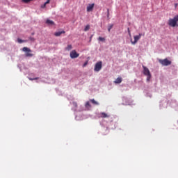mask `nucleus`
Wrapping results in <instances>:
<instances>
[{
  "mask_svg": "<svg viewBox=\"0 0 178 178\" xmlns=\"http://www.w3.org/2000/svg\"><path fill=\"white\" fill-rule=\"evenodd\" d=\"M178 15L175 16L172 19L168 20V26L170 27H178Z\"/></svg>",
  "mask_w": 178,
  "mask_h": 178,
  "instance_id": "obj_1",
  "label": "nucleus"
},
{
  "mask_svg": "<svg viewBox=\"0 0 178 178\" xmlns=\"http://www.w3.org/2000/svg\"><path fill=\"white\" fill-rule=\"evenodd\" d=\"M143 74L145 76H147V81L149 82V81L151 80V72H149V69H148V67L143 65Z\"/></svg>",
  "mask_w": 178,
  "mask_h": 178,
  "instance_id": "obj_2",
  "label": "nucleus"
},
{
  "mask_svg": "<svg viewBox=\"0 0 178 178\" xmlns=\"http://www.w3.org/2000/svg\"><path fill=\"white\" fill-rule=\"evenodd\" d=\"M159 63H161V65H162L163 66H169V65H172V61L168 60V58L165 59H160L159 60Z\"/></svg>",
  "mask_w": 178,
  "mask_h": 178,
  "instance_id": "obj_3",
  "label": "nucleus"
},
{
  "mask_svg": "<svg viewBox=\"0 0 178 178\" xmlns=\"http://www.w3.org/2000/svg\"><path fill=\"white\" fill-rule=\"evenodd\" d=\"M101 69H102V61H99L95 65V72H99Z\"/></svg>",
  "mask_w": 178,
  "mask_h": 178,
  "instance_id": "obj_4",
  "label": "nucleus"
},
{
  "mask_svg": "<svg viewBox=\"0 0 178 178\" xmlns=\"http://www.w3.org/2000/svg\"><path fill=\"white\" fill-rule=\"evenodd\" d=\"M70 58L72 59H76V58H79V56H80V54L77 53V51H76V50H72L70 54Z\"/></svg>",
  "mask_w": 178,
  "mask_h": 178,
  "instance_id": "obj_5",
  "label": "nucleus"
},
{
  "mask_svg": "<svg viewBox=\"0 0 178 178\" xmlns=\"http://www.w3.org/2000/svg\"><path fill=\"white\" fill-rule=\"evenodd\" d=\"M142 35H143V34H141V33H139V35H135V36L134 37V42H133V41H131V44H132L133 45H135V44H137V42H138V40H140V38H141Z\"/></svg>",
  "mask_w": 178,
  "mask_h": 178,
  "instance_id": "obj_6",
  "label": "nucleus"
},
{
  "mask_svg": "<svg viewBox=\"0 0 178 178\" xmlns=\"http://www.w3.org/2000/svg\"><path fill=\"white\" fill-rule=\"evenodd\" d=\"M22 51L24 52H27L26 54V56H27V57L33 56V54L30 53V52H31V49H30L29 47H23Z\"/></svg>",
  "mask_w": 178,
  "mask_h": 178,
  "instance_id": "obj_7",
  "label": "nucleus"
},
{
  "mask_svg": "<svg viewBox=\"0 0 178 178\" xmlns=\"http://www.w3.org/2000/svg\"><path fill=\"white\" fill-rule=\"evenodd\" d=\"M94 6H95V3L88 4L86 8L87 12H92L94 10Z\"/></svg>",
  "mask_w": 178,
  "mask_h": 178,
  "instance_id": "obj_8",
  "label": "nucleus"
},
{
  "mask_svg": "<svg viewBox=\"0 0 178 178\" xmlns=\"http://www.w3.org/2000/svg\"><path fill=\"white\" fill-rule=\"evenodd\" d=\"M99 118H102L105 119L106 118H109L111 115H108L106 113H100Z\"/></svg>",
  "mask_w": 178,
  "mask_h": 178,
  "instance_id": "obj_9",
  "label": "nucleus"
},
{
  "mask_svg": "<svg viewBox=\"0 0 178 178\" xmlns=\"http://www.w3.org/2000/svg\"><path fill=\"white\" fill-rule=\"evenodd\" d=\"M46 24H48V26H55V22L51 19H47Z\"/></svg>",
  "mask_w": 178,
  "mask_h": 178,
  "instance_id": "obj_10",
  "label": "nucleus"
},
{
  "mask_svg": "<svg viewBox=\"0 0 178 178\" xmlns=\"http://www.w3.org/2000/svg\"><path fill=\"white\" fill-rule=\"evenodd\" d=\"M65 33H66L65 31L56 32V33H54V35H55L56 37H60V35H62V34H65Z\"/></svg>",
  "mask_w": 178,
  "mask_h": 178,
  "instance_id": "obj_11",
  "label": "nucleus"
},
{
  "mask_svg": "<svg viewBox=\"0 0 178 178\" xmlns=\"http://www.w3.org/2000/svg\"><path fill=\"white\" fill-rule=\"evenodd\" d=\"M122 78L119 77V78H117V79H115V81H114V83H115V84H120V83H122Z\"/></svg>",
  "mask_w": 178,
  "mask_h": 178,
  "instance_id": "obj_12",
  "label": "nucleus"
},
{
  "mask_svg": "<svg viewBox=\"0 0 178 178\" xmlns=\"http://www.w3.org/2000/svg\"><path fill=\"white\" fill-rule=\"evenodd\" d=\"M90 102L93 104V105H99V103L98 102L95 101L94 99H90Z\"/></svg>",
  "mask_w": 178,
  "mask_h": 178,
  "instance_id": "obj_13",
  "label": "nucleus"
},
{
  "mask_svg": "<svg viewBox=\"0 0 178 178\" xmlns=\"http://www.w3.org/2000/svg\"><path fill=\"white\" fill-rule=\"evenodd\" d=\"M73 48V46H72V44H69L67 45V47L65 48V51H70L72 50Z\"/></svg>",
  "mask_w": 178,
  "mask_h": 178,
  "instance_id": "obj_14",
  "label": "nucleus"
},
{
  "mask_svg": "<svg viewBox=\"0 0 178 178\" xmlns=\"http://www.w3.org/2000/svg\"><path fill=\"white\" fill-rule=\"evenodd\" d=\"M86 108H91V104H90V102H87L85 104Z\"/></svg>",
  "mask_w": 178,
  "mask_h": 178,
  "instance_id": "obj_15",
  "label": "nucleus"
},
{
  "mask_svg": "<svg viewBox=\"0 0 178 178\" xmlns=\"http://www.w3.org/2000/svg\"><path fill=\"white\" fill-rule=\"evenodd\" d=\"M113 27V24H111V25L108 26V31L109 33H111V30H112Z\"/></svg>",
  "mask_w": 178,
  "mask_h": 178,
  "instance_id": "obj_16",
  "label": "nucleus"
},
{
  "mask_svg": "<svg viewBox=\"0 0 178 178\" xmlns=\"http://www.w3.org/2000/svg\"><path fill=\"white\" fill-rule=\"evenodd\" d=\"M17 41H18V42H19V44H22V42H26V40H23L20 39V38H18V39H17Z\"/></svg>",
  "mask_w": 178,
  "mask_h": 178,
  "instance_id": "obj_17",
  "label": "nucleus"
},
{
  "mask_svg": "<svg viewBox=\"0 0 178 178\" xmlns=\"http://www.w3.org/2000/svg\"><path fill=\"white\" fill-rule=\"evenodd\" d=\"M31 1L33 0H22V2H24V3H29V2H31Z\"/></svg>",
  "mask_w": 178,
  "mask_h": 178,
  "instance_id": "obj_18",
  "label": "nucleus"
},
{
  "mask_svg": "<svg viewBox=\"0 0 178 178\" xmlns=\"http://www.w3.org/2000/svg\"><path fill=\"white\" fill-rule=\"evenodd\" d=\"M88 30H90V25H87L85 29H84V31H88Z\"/></svg>",
  "mask_w": 178,
  "mask_h": 178,
  "instance_id": "obj_19",
  "label": "nucleus"
},
{
  "mask_svg": "<svg viewBox=\"0 0 178 178\" xmlns=\"http://www.w3.org/2000/svg\"><path fill=\"white\" fill-rule=\"evenodd\" d=\"M98 40L99 41H105V39H104V38L99 37Z\"/></svg>",
  "mask_w": 178,
  "mask_h": 178,
  "instance_id": "obj_20",
  "label": "nucleus"
},
{
  "mask_svg": "<svg viewBox=\"0 0 178 178\" xmlns=\"http://www.w3.org/2000/svg\"><path fill=\"white\" fill-rule=\"evenodd\" d=\"M87 65H88V61H86L83 65V67H86V66H87Z\"/></svg>",
  "mask_w": 178,
  "mask_h": 178,
  "instance_id": "obj_21",
  "label": "nucleus"
},
{
  "mask_svg": "<svg viewBox=\"0 0 178 178\" xmlns=\"http://www.w3.org/2000/svg\"><path fill=\"white\" fill-rule=\"evenodd\" d=\"M49 2H51V0H47L44 3H45V5H48V3H49Z\"/></svg>",
  "mask_w": 178,
  "mask_h": 178,
  "instance_id": "obj_22",
  "label": "nucleus"
},
{
  "mask_svg": "<svg viewBox=\"0 0 178 178\" xmlns=\"http://www.w3.org/2000/svg\"><path fill=\"white\" fill-rule=\"evenodd\" d=\"M29 80H31V81H33V80H38V78H33V79L29 78Z\"/></svg>",
  "mask_w": 178,
  "mask_h": 178,
  "instance_id": "obj_23",
  "label": "nucleus"
},
{
  "mask_svg": "<svg viewBox=\"0 0 178 178\" xmlns=\"http://www.w3.org/2000/svg\"><path fill=\"white\" fill-rule=\"evenodd\" d=\"M45 6H47V4H45V3H44V5L41 6V8H45Z\"/></svg>",
  "mask_w": 178,
  "mask_h": 178,
  "instance_id": "obj_24",
  "label": "nucleus"
},
{
  "mask_svg": "<svg viewBox=\"0 0 178 178\" xmlns=\"http://www.w3.org/2000/svg\"><path fill=\"white\" fill-rule=\"evenodd\" d=\"M74 106H75V108H77V103H74Z\"/></svg>",
  "mask_w": 178,
  "mask_h": 178,
  "instance_id": "obj_25",
  "label": "nucleus"
},
{
  "mask_svg": "<svg viewBox=\"0 0 178 178\" xmlns=\"http://www.w3.org/2000/svg\"><path fill=\"white\" fill-rule=\"evenodd\" d=\"M177 5H178L177 3H175V8H177Z\"/></svg>",
  "mask_w": 178,
  "mask_h": 178,
  "instance_id": "obj_26",
  "label": "nucleus"
},
{
  "mask_svg": "<svg viewBox=\"0 0 178 178\" xmlns=\"http://www.w3.org/2000/svg\"><path fill=\"white\" fill-rule=\"evenodd\" d=\"M128 32L130 34V29L128 28Z\"/></svg>",
  "mask_w": 178,
  "mask_h": 178,
  "instance_id": "obj_27",
  "label": "nucleus"
}]
</instances>
